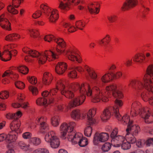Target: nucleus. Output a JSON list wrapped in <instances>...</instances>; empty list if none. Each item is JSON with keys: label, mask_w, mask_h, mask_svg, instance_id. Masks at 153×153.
Masks as SVG:
<instances>
[{"label": "nucleus", "mask_w": 153, "mask_h": 153, "mask_svg": "<svg viewBox=\"0 0 153 153\" xmlns=\"http://www.w3.org/2000/svg\"><path fill=\"white\" fill-rule=\"evenodd\" d=\"M47 120V118L46 117L44 116L39 117L36 118V123L38 124L40 123V125L41 124L44 123H46Z\"/></svg>", "instance_id": "48"}, {"label": "nucleus", "mask_w": 153, "mask_h": 153, "mask_svg": "<svg viewBox=\"0 0 153 153\" xmlns=\"http://www.w3.org/2000/svg\"><path fill=\"white\" fill-rule=\"evenodd\" d=\"M97 109L95 108L90 109L89 110L87 114V117L88 122L91 125H92L96 123V121L93 118L95 114Z\"/></svg>", "instance_id": "25"}, {"label": "nucleus", "mask_w": 153, "mask_h": 153, "mask_svg": "<svg viewBox=\"0 0 153 153\" xmlns=\"http://www.w3.org/2000/svg\"><path fill=\"white\" fill-rule=\"evenodd\" d=\"M30 142L34 145L38 146L41 143L40 139L37 137H34L31 138L30 140Z\"/></svg>", "instance_id": "50"}, {"label": "nucleus", "mask_w": 153, "mask_h": 153, "mask_svg": "<svg viewBox=\"0 0 153 153\" xmlns=\"http://www.w3.org/2000/svg\"><path fill=\"white\" fill-rule=\"evenodd\" d=\"M20 38V35L18 34L13 33L8 35L6 37L5 39L6 40L15 41Z\"/></svg>", "instance_id": "35"}, {"label": "nucleus", "mask_w": 153, "mask_h": 153, "mask_svg": "<svg viewBox=\"0 0 153 153\" xmlns=\"http://www.w3.org/2000/svg\"><path fill=\"white\" fill-rule=\"evenodd\" d=\"M113 109V108L112 107H110L105 109L101 116V119L103 121H106L110 118L111 114L114 115Z\"/></svg>", "instance_id": "18"}, {"label": "nucleus", "mask_w": 153, "mask_h": 153, "mask_svg": "<svg viewBox=\"0 0 153 153\" xmlns=\"http://www.w3.org/2000/svg\"><path fill=\"white\" fill-rule=\"evenodd\" d=\"M45 140L46 142L50 143V146L53 149L57 148L60 145L59 139L53 131H51L46 134Z\"/></svg>", "instance_id": "7"}, {"label": "nucleus", "mask_w": 153, "mask_h": 153, "mask_svg": "<svg viewBox=\"0 0 153 153\" xmlns=\"http://www.w3.org/2000/svg\"><path fill=\"white\" fill-rule=\"evenodd\" d=\"M17 133H14L13 131L11 132L10 134H6V143L10 144L15 142L17 139Z\"/></svg>", "instance_id": "30"}, {"label": "nucleus", "mask_w": 153, "mask_h": 153, "mask_svg": "<svg viewBox=\"0 0 153 153\" xmlns=\"http://www.w3.org/2000/svg\"><path fill=\"white\" fill-rule=\"evenodd\" d=\"M20 121L18 119H16L12 122L10 124V128L14 133H19L20 132V127L21 125Z\"/></svg>", "instance_id": "26"}, {"label": "nucleus", "mask_w": 153, "mask_h": 153, "mask_svg": "<svg viewBox=\"0 0 153 153\" xmlns=\"http://www.w3.org/2000/svg\"><path fill=\"white\" fill-rule=\"evenodd\" d=\"M138 113L144 119L146 123H149L153 122V116L150 109L148 108L144 107L141 109H139Z\"/></svg>", "instance_id": "8"}, {"label": "nucleus", "mask_w": 153, "mask_h": 153, "mask_svg": "<svg viewBox=\"0 0 153 153\" xmlns=\"http://www.w3.org/2000/svg\"><path fill=\"white\" fill-rule=\"evenodd\" d=\"M140 107V103L137 101H134L132 103L130 112L131 115L132 116H135L137 115L138 111H139V109L142 108Z\"/></svg>", "instance_id": "19"}, {"label": "nucleus", "mask_w": 153, "mask_h": 153, "mask_svg": "<svg viewBox=\"0 0 153 153\" xmlns=\"http://www.w3.org/2000/svg\"><path fill=\"white\" fill-rule=\"evenodd\" d=\"M111 147V146L110 143H106L102 146V149L104 152H107L110 149Z\"/></svg>", "instance_id": "56"}, {"label": "nucleus", "mask_w": 153, "mask_h": 153, "mask_svg": "<svg viewBox=\"0 0 153 153\" xmlns=\"http://www.w3.org/2000/svg\"><path fill=\"white\" fill-rule=\"evenodd\" d=\"M92 129L91 126H88L86 127L84 131V134L85 136L90 137L92 132Z\"/></svg>", "instance_id": "51"}, {"label": "nucleus", "mask_w": 153, "mask_h": 153, "mask_svg": "<svg viewBox=\"0 0 153 153\" xmlns=\"http://www.w3.org/2000/svg\"><path fill=\"white\" fill-rule=\"evenodd\" d=\"M41 11L38 10L34 13L33 18L36 19L40 17L42 15V13L47 16H49L50 21L52 23L55 22L59 18L58 11L56 9H51L46 4H42L40 6Z\"/></svg>", "instance_id": "4"}, {"label": "nucleus", "mask_w": 153, "mask_h": 153, "mask_svg": "<svg viewBox=\"0 0 153 153\" xmlns=\"http://www.w3.org/2000/svg\"><path fill=\"white\" fill-rule=\"evenodd\" d=\"M66 55L70 60L74 61H76L79 63L82 62V59L80 56L77 53L70 50L66 51Z\"/></svg>", "instance_id": "17"}, {"label": "nucleus", "mask_w": 153, "mask_h": 153, "mask_svg": "<svg viewBox=\"0 0 153 153\" xmlns=\"http://www.w3.org/2000/svg\"><path fill=\"white\" fill-rule=\"evenodd\" d=\"M146 74L142 78L130 80L128 86L136 91H139L144 87L148 91L153 94V78L150 77L146 78Z\"/></svg>", "instance_id": "3"}, {"label": "nucleus", "mask_w": 153, "mask_h": 153, "mask_svg": "<svg viewBox=\"0 0 153 153\" xmlns=\"http://www.w3.org/2000/svg\"><path fill=\"white\" fill-rule=\"evenodd\" d=\"M137 4L136 0H126L122 7L123 11L128 10L129 9L135 6Z\"/></svg>", "instance_id": "24"}, {"label": "nucleus", "mask_w": 153, "mask_h": 153, "mask_svg": "<svg viewBox=\"0 0 153 153\" xmlns=\"http://www.w3.org/2000/svg\"><path fill=\"white\" fill-rule=\"evenodd\" d=\"M22 115V112L18 111L15 114L9 113L6 115V118L8 119H14V120L18 119L21 117Z\"/></svg>", "instance_id": "34"}, {"label": "nucleus", "mask_w": 153, "mask_h": 153, "mask_svg": "<svg viewBox=\"0 0 153 153\" xmlns=\"http://www.w3.org/2000/svg\"><path fill=\"white\" fill-rule=\"evenodd\" d=\"M100 4L97 2L91 3L88 7L89 12L91 14H97L99 12Z\"/></svg>", "instance_id": "21"}, {"label": "nucleus", "mask_w": 153, "mask_h": 153, "mask_svg": "<svg viewBox=\"0 0 153 153\" xmlns=\"http://www.w3.org/2000/svg\"><path fill=\"white\" fill-rule=\"evenodd\" d=\"M15 68L19 72L24 74H27L29 70L27 67L24 65H20Z\"/></svg>", "instance_id": "38"}, {"label": "nucleus", "mask_w": 153, "mask_h": 153, "mask_svg": "<svg viewBox=\"0 0 153 153\" xmlns=\"http://www.w3.org/2000/svg\"><path fill=\"white\" fill-rule=\"evenodd\" d=\"M56 37H55L53 35H48L45 36L44 38V39L45 41H47L48 42H51L54 41V39H56Z\"/></svg>", "instance_id": "55"}, {"label": "nucleus", "mask_w": 153, "mask_h": 153, "mask_svg": "<svg viewBox=\"0 0 153 153\" xmlns=\"http://www.w3.org/2000/svg\"><path fill=\"white\" fill-rule=\"evenodd\" d=\"M22 50L24 53L26 54L28 53L30 55L29 56H26L25 57V60L27 62H30L32 60L30 57L37 58L40 53L37 51L31 50L28 48H24Z\"/></svg>", "instance_id": "13"}, {"label": "nucleus", "mask_w": 153, "mask_h": 153, "mask_svg": "<svg viewBox=\"0 0 153 153\" xmlns=\"http://www.w3.org/2000/svg\"><path fill=\"white\" fill-rule=\"evenodd\" d=\"M15 84V86L17 88L20 89L24 88L25 86V84L23 82L19 81L16 82Z\"/></svg>", "instance_id": "57"}, {"label": "nucleus", "mask_w": 153, "mask_h": 153, "mask_svg": "<svg viewBox=\"0 0 153 153\" xmlns=\"http://www.w3.org/2000/svg\"><path fill=\"white\" fill-rule=\"evenodd\" d=\"M59 2L58 7L62 10L67 11L69 9V4L70 1L73 2V0H59Z\"/></svg>", "instance_id": "27"}, {"label": "nucleus", "mask_w": 153, "mask_h": 153, "mask_svg": "<svg viewBox=\"0 0 153 153\" xmlns=\"http://www.w3.org/2000/svg\"><path fill=\"white\" fill-rule=\"evenodd\" d=\"M81 116V111L78 109L73 111L71 114V118L75 120H78L79 119Z\"/></svg>", "instance_id": "37"}, {"label": "nucleus", "mask_w": 153, "mask_h": 153, "mask_svg": "<svg viewBox=\"0 0 153 153\" xmlns=\"http://www.w3.org/2000/svg\"><path fill=\"white\" fill-rule=\"evenodd\" d=\"M134 135L131 134L130 132H127L125 137V140L130 143L133 144L136 142V139Z\"/></svg>", "instance_id": "36"}, {"label": "nucleus", "mask_w": 153, "mask_h": 153, "mask_svg": "<svg viewBox=\"0 0 153 153\" xmlns=\"http://www.w3.org/2000/svg\"><path fill=\"white\" fill-rule=\"evenodd\" d=\"M11 56V53L10 51L4 50L2 53L0 51V59L2 61L5 62L9 61Z\"/></svg>", "instance_id": "31"}, {"label": "nucleus", "mask_w": 153, "mask_h": 153, "mask_svg": "<svg viewBox=\"0 0 153 153\" xmlns=\"http://www.w3.org/2000/svg\"><path fill=\"white\" fill-rule=\"evenodd\" d=\"M75 25L76 27H75L76 29V30L77 29L82 30L85 25V23L83 21L79 20L76 22Z\"/></svg>", "instance_id": "43"}, {"label": "nucleus", "mask_w": 153, "mask_h": 153, "mask_svg": "<svg viewBox=\"0 0 153 153\" xmlns=\"http://www.w3.org/2000/svg\"><path fill=\"white\" fill-rule=\"evenodd\" d=\"M146 72L147 74L150 76V77L153 78V64L149 65L147 67Z\"/></svg>", "instance_id": "46"}, {"label": "nucleus", "mask_w": 153, "mask_h": 153, "mask_svg": "<svg viewBox=\"0 0 153 153\" xmlns=\"http://www.w3.org/2000/svg\"><path fill=\"white\" fill-rule=\"evenodd\" d=\"M29 90L31 91L33 95H36L38 93L37 88L32 85H30L29 87Z\"/></svg>", "instance_id": "54"}, {"label": "nucleus", "mask_w": 153, "mask_h": 153, "mask_svg": "<svg viewBox=\"0 0 153 153\" xmlns=\"http://www.w3.org/2000/svg\"><path fill=\"white\" fill-rule=\"evenodd\" d=\"M132 64V59H127L124 62V64L127 67L131 66Z\"/></svg>", "instance_id": "64"}, {"label": "nucleus", "mask_w": 153, "mask_h": 153, "mask_svg": "<svg viewBox=\"0 0 153 153\" xmlns=\"http://www.w3.org/2000/svg\"><path fill=\"white\" fill-rule=\"evenodd\" d=\"M6 14H3L0 16V26L5 30H10V24L7 18Z\"/></svg>", "instance_id": "15"}, {"label": "nucleus", "mask_w": 153, "mask_h": 153, "mask_svg": "<svg viewBox=\"0 0 153 153\" xmlns=\"http://www.w3.org/2000/svg\"><path fill=\"white\" fill-rule=\"evenodd\" d=\"M113 75L112 72L105 74L101 77V82L105 83L109 82L112 80Z\"/></svg>", "instance_id": "32"}, {"label": "nucleus", "mask_w": 153, "mask_h": 153, "mask_svg": "<svg viewBox=\"0 0 153 153\" xmlns=\"http://www.w3.org/2000/svg\"><path fill=\"white\" fill-rule=\"evenodd\" d=\"M68 76L69 77L72 78H74L76 77L77 74L74 70H72L69 72Z\"/></svg>", "instance_id": "60"}, {"label": "nucleus", "mask_w": 153, "mask_h": 153, "mask_svg": "<svg viewBox=\"0 0 153 153\" xmlns=\"http://www.w3.org/2000/svg\"><path fill=\"white\" fill-rule=\"evenodd\" d=\"M107 19L110 23L115 22L117 19V16L115 15H112L107 16Z\"/></svg>", "instance_id": "59"}, {"label": "nucleus", "mask_w": 153, "mask_h": 153, "mask_svg": "<svg viewBox=\"0 0 153 153\" xmlns=\"http://www.w3.org/2000/svg\"><path fill=\"white\" fill-rule=\"evenodd\" d=\"M109 138V135L107 133H96L94 137L93 142L95 145H97L100 142H103L106 141Z\"/></svg>", "instance_id": "12"}, {"label": "nucleus", "mask_w": 153, "mask_h": 153, "mask_svg": "<svg viewBox=\"0 0 153 153\" xmlns=\"http://www.w3.org/2000/svg\"><path fill=\"white\" fill-rule=\"evenodd\" d=\"M63 26L64 27L67 29L69 32H73L76 31V29L75 27L72 26L68 23H64Z\"/></svg>", "instance_id": "44"}, {"label": "nucleus", "mask_w": 153, "mask_h": 153, "mask_svg": "<svg viewBox=\"0 0 153 153\" xmlns=\"http://www.w3.org/2000/svg\"><path fill=\"white\" fill-rule=\"evenodd\" d=\"M53 79V76L51 73L48 72H45L43 77V83L46 85H48L50 84Z\"/></svg>", "instance_id": "29"}, {"label": "nucleus", "mask_w": 153, "mask_h": 153, "mask_svg": "<svg viewBox=\"0 0 153 153\" xmlns=\"http://www.w3.org/2000/svg\"><path fill=\"white\" fill-rule=\"evenodd\" d=\"M22 0H12V5L14 6L15 8H17L21 4Z\"/></svg>", "instance_id": "63"}, {"label": "nucleus", "mask_w": 153, "mask_h": 153, "mask_svg": "<svg viewBox=\"0 0 153 153\" xmlns=\"http://www.w3.org/2000/svg\"><path fill=\"white\" fill-rule=\"evenodd\" d=\"M141 97L142 100L145 102H148L149 103V100L153 97H150L149 93L146 91H143L141 94Z\"/></svg>", "instance_id": "40"}, {"label": "nucleus", "mask_w": 153, "mask_h": 153, "mask_svg": "<svg viewBox=\"0 0 153 153\" xmlns=\"http://www.w3.org/2000/svg\"><path fill=\"white\" fill-rule=\"evenodd\" d=\"M9 93L7 91H2L0 93V98L5 100L7 99L9 97Z\"/></svg>", "instance_id": "53"}, {"label": "nucleus", "mask_w": 153, "mask_h": 153, "mask_svg": "<svg viewBox=\"0 0 153 153\" xmlns=\"http://www.w3.org/2000/svg\"><path fill=\"white\" fill-rule=\"evenodd\" d=\"M25 98L24 94L19 93L18 96V99L19 103H15L12 105L13 107L15 108H17L21 106L22 108L25 109L29 107L28 102L22 103Z\"/></svg>", "instance_id": "14"}, {"label": "nucleus", "mask_w": 153, "mask_h": 153, "mask_svg": "<svg viewBox=\"0 0 153 153\" xmlns=\"http://www.w3.org/2000/svg\"><path fill=\"white\" fill-rule=\"evenodd\" d=\"M60 118L58 116L55 115L51 119V123L53 126L57 127L59 125Z\"/></svg>", "instance_id": "39"}, {"label": "nucleus", "mask_w": 153, "mask_h": 153, "mask_svg": "<svg viewBox=\"0 0 153 153\" xmlns=\"http://www.w3.org/2000/svg\"><path fill=\"white\" fill-rule=\"evenodd\" d=\"M67 65L63 62H58L55 68V71L56 73L59 74H63L67 69Z\"/></svg>", "instance_id": "22"}, {"label": "nucleus", "mask_w": 153, "mask_h": 153, "mask_svg": "<svg viewBox=\"0 0 153 153\" xmlns=\"http://www.w3.org/2000/svg\"><path fill=\"white\" fill-rule=\"evenodd\" d=\"M54 41L57 44V47L55 49L51 48V50L55 51L58 58L59 55L65 53L66 44L64 40L60 38L56 37V39H54Z\"/></svg>", "instance_id": "9"}, {"label": "nucleus", "mask_w": 153, "mask_h": 153, "mask_svg": "<svg viewBox=\"0 0 153 153\" xmlns=\"http://www.w3.org/2000/svg\"><path fill=\"white\" fill-rule=\"evenodd\" d=\"M60 81L63 80H60L58 81L57 84L56 85V88H55L52 89L50 90V94H52L53 95H55L56 94V93L57 92L58 90H59L61 91V90L60 89V88H59L57 87V85L58 83Z\"/></svg>", "instance_id": "61"}, {"label": "nucleus", "mask_w": 153, "mask_h": 153, "mask_svg": "<svg viewBox=\"0 0 153 153\" xmlns=\"http://www.w3.org/2000/svg\"><path fill=\"white\" fill-rule=\"evenodd\" d=\"M48 100L45 97H39L36 100V104L39 105H45L48 103Z\"/></svg>", "instance_id": "42"}, {"label": "nucleus", "mask_w": 153, "mask_h": 153, "mask_svg": "<svg viewBox=\"0 0 153 153\" xmlns=\"http://www.w3.org/2000/svg\"><path fill=\"white\" fill-rule=\"evenodd\" d=\"M65 82L63 81H60L57 84V87L61 90V94L64 95L66 98L72 99L74 97V94L71 91H77L81 94L73 99L70 102L69 104L70 108L74 107L81 105L85 99V95L88 96H91L92 94V90L90 85L88 83L82 84L80 85L78 83L73 84L71 88L68 89L65 88L64 85Z\"/></svg>", "instance_id": "1"}, {"label": "nucleus", "mask_w": 153, "mask_h": 153, "mask_svg": "<svg viewBox=\"0 0 153 153\" xmlns=\"http://www.w3.org/2000/svg\"><path fill=\"white\" fill-rule=\"evenodd\" d=\"M95 86L94 88V92L92 93L91 96V101L94 102H98L101 100L103 102L108 101V97L111 95L116 98H121L123 97L122 92L119 91L116 84L113 83L107 85L105 91L101 90L100 88L101 85V82L96 81Z\"/></svg>", "instance_id": "2"}, {"label": "nucleus", "mask_w": 153, "mask_h": 153, "mask_svg": "<svg viewBox=\"0 0 153 153\" xmlns=\"http://www.w3.org/2000/svg\"><path fill=\"white\" fill-rule=\"evenodd\" d=\"M140 131V128L138 126L133 125L132 123L131 124H129L128 125L127 128L126 129L127 132H130L131 134L134 136L137 135Z\"/></svg>", "instance_id": "20"}, {"label": "nucleus", "mask_w": 153, "mask_h": 153, "mask_svg": "<svg viewBox=\"0 0 153 153\" xmlns=\"http://www.w3.org/2000/svg\"><path fill=\"white\" fill-rule=\"evenodd\" d=\"M27 79L29 82L32 84H35L37 82V79L34 76H29L27 77Z\"/></svg>", "instance_id": "58"}, {"label": "nucleus", "mask_w": 153, "mask_h": 153, "mask_svg": "<svg viewBox=\"0 0 153 153\" xmlns=\"http://www.w3.org/2000/svg\"><path fill=\"white\" fill-rule=\"evenodd\" d=\"M109 40L110 36L108 35H107L105 37L99 41V43L102 46H105L109 43Z\"/></svg>", "instance_id": "41"}, {"label": "nucleus", "mask_w": 153, "mask_h": 153, "mask_svg": "<svg viewBox=\"0 0 153 153\" xmlns=\"http://www.w3.org/2000/svg\"><path fill=\"white\" fill-rule=\"evenodd\" d=\"M30 36L34 38L37 37L39 35V32L37 30L35 29H30L27 30Z\"/></svg>", "instance_id": "45"}, {"label": "nucleus", "mask_w": 153, "mask_h": 153, "mask_svg": "<svg viewBox=\"0 0 153 153\" xmlns=\"http://www.w3.org/2000/svg\"><path fill=\"white\" fill-rule=\"evenodd\" d=\"M151 56V53L148 52L146 53L145 55L136 54L134 57L133 60L139 65H141L148 62Z\"/></svg>", "instance_id": "11"}, {"label": "nucleus", "mask_w": 153, "mask_h": 153, "mask_svg": "<svg viewBox=\"0 0 153 153\" xmlns=\"http://www.w3.org/2000/svg\"><path fill=\"white\" fill-rule=\"evenodd\" d=\"M40 130L41 131L44 132L47 131L49 130V126L48 123L46 122L44 123L41 124Z\"/></svg>", "instance_id": "49"}, {"label": "nucleus", "mask_w": 153, "mask_h": 153, "mask_svg": "<svg viewBox=\"0 0 153 153\" xmlns=\"http://www.w3.org/2000/svg\"><path fill=\"white\" fill-rule=\"evenodd\" d=\"M73 135L71 140L70 141L73 144L78 143L81 147H84L87 145L88 142L87 139L85 137H82V134L81 133H78Z\"/></svg>", "instance_id": "10"}, {"label": "nucleus", "mask_w": 153, "mask_h": 153, "mask_svg": "<svg viewBox=\"0 0 153 153\" xmlns=\"http://www.w3.org/2000/svg\"><path fill=\"white\" fill-rule=\"evenodd\" d=\"M37 60L39 64H43L47 60L49 61H53L58 58V56L54 50L45 51L42 52L37 57Z\"/></svg>", "instance_id": "6"}, {"label": "nucleus", "mask_w": 153, "mask_h": 153, "mask_svg": "<svg viewBox=\"0 0 153 153\" xmlns=\"http://www.w3.org/2000/svg\"><path fill=\"white\" fill-rule=\"evenodd\" d=\"M115 116L118 120L121 121L123 123H125V124L128 123V125L129 124H131L132 123V121L130 120L129 116L127 114H126L123 117H122L119 113V114L116 117V116Z\"/></svg>", "instance_id": "33"}, {"label": "nucleus", "mask_w": 153, "mask_h": 153, "mask_svg": "<svg viewBox=\"0 0 153 153\" xmlns=\"http://www.w3.org/2000/svg\"><path fill=\"white\" fill-rule=\"evenodd\" d=\"M76 126V123L74 122L62 123L59 128L61 137L63 139L67 138L69 141L71 140L74 136L73 135H74L76 133L74 131Z\"/></svg>", "instance_id": "5"}, {"label": "nucleus", "mask_w": 153, "mask_h": 153, "mask_svg": "<svg viewBox=\"0 0 153 153\" xmlns=\"http://www.w3.org/2000/svg\"><path fill=\"white\" fill-rule=\"evenodd\" d=\"M114 105L113 108V111L114 113V116H117L119 114V109L121 108L123 105V103L120 100L116 99L115 101Z\"/></svg>", "instance_id": "28"}, {"label": "nucleus", "mask_w": 153, "mask_h": 153, "mask_svg": "<svg viewBox=\"0 0 153 153\" xmlns=\"http://www.w3.org/2000/svg\"><path fill=\"white\" fill-rule=\"evenodd\" d=\"M125 140L124 137L121 135H117L112 139L111 142L114 147H119Z\"/></svg>", "instance_id": "23"}, {"label": "nucleus", "mask_w": 153, "mask_h": 153, "mask_svg": "<svg viewBox=\"0 0 153 153\" xmlns=\"http://www.w3.org/2000/svg\"><path fill=\"white\" fill-rule=\"evenodd\" d=\"M85 69L87 71L89 77L91 79L95 81L94 82V87L93 88V92H94V88L95 86V83L97 81H98L101 82L99 80L97 79L98 76L97 73L96 71L93 68L88 67L87 66H85Z\"/></svg>", "instance_id": "16"}, {"label": "nucleus", "mask_w": 153, "mask_h": 153, "mask_svg": "<svg viewBox=\"0 0 153 153\" xmlns=\"http://www.w3.org/2000/svg\"><path fill=\"white\" fill-rule=\"evenodd\" d=\"M121 148L124 150L130 149L131 147L130 143L125 140L121 144Z\"/></svg>", "instance_id": "47"}, {"label": "nucleus", "mask_w": 153, "mask_h": 153, "mask_svg": "<svg viewBox=\"0 0 153 153\" xmlns=\"http://www.w3.org/2000/svg\"><path fill=\"white\" fill-rule=\"evenodd\" d=\"M146 141L143 140H139L136 142L137 146L139 148L143 147L145 144Z\"/></svg>", "instance_id": "62"}, {"label": "nucleus", "mask_w": 153, "mask_h": 153, "mask_svg": "<svg viewBox=\"0 0 153 153\" xmlns=\"http://www.w3.org/2000/svg\"><path fill=\"white\" fill-rule=\"evenodd\" d=\"M7 10L8 12L13 14H16L18 13V11L15 9L13 6L11 4L9 5L8 6Z\"/></svg>", "instance_id": "52"}]
</instances>
